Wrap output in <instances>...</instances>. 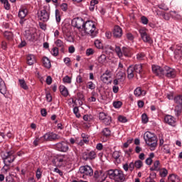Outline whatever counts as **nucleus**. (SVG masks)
<instances>
[{
  "label": "nucleus",
  "instance_id": "nucleus-1",
  "mask_svg": "<svg viewBox=\"0 0 182 182\" xmlns=\"http://www.w3.org/2000/svg\"><path fill=\"white\" fill-rule=\"evenodd\" d=\"M74 28H77L81 34V36H85L86 33L91 35L92 38H95L97 35V31H96V25L90 23H75Z\"/></svg>",
  "mask_w": 182,
  "mask_h": 182
},
{
  "label": "nucleus",
  "instance_id": "nucleus-2",
  "mask_svg": "<svg viewBox=\"0 0 182 182\" xmlns=\"http://www.w3.org/2000/svg\"><path fill=\"white\" fill-rule=\"evenodd\" d=\"M1 157L5 164L4 167L6 168V171L9 170V164L14 163L15 159H16V155L15 154V151H1Z\"/></svg>",
  "mask_w": 182,
  "mask_h": 182
},
{
  "label": "nucleus",
  "instance_id": "nucleus-3",
  "mask_svg": "<svg viewBox=\"0 0 182 182\" xmlns=\"http://www.w3.org/2000/svg\"><path fill=\"white\" fill-rule=\"evenodd\" d=\"M144 139L151 150H156V147H157V136L154 134L146 132L144 133Z\"/></svg>",
  "mask_w": 182,
  "mask_h": 182
},
{
  "label": "nucleus",
  "instance_id": "nucleus-4",
  "mask_svg": "<svg viewBox=\"0 0 182 182\" xmlns=\"http://www.w3.org/2000/svg\"><path fill=\"white\" fill-rule=\"evenodd\" d=\"M108 175L111 180H114L116 182H124L126 180L124 173L119 169H111L108 171Z\"/></svg>",
  "mask_w": 182,
  "mask_h": 182
},
{
  "label": "nucleus",
  "instance_id": "nucleus-5",
  "mask_svg": "<svg viewBox=\"0 0 182 182\" xmlns=\"http://www.w3.org/2000/svg\"><path fill=\"white\" fill-rule=\"evenodd\" d=\"M70 161V158H69L68 155H60L54 159V163L55 166L58 167H62V166H65L66 163H69Z\"/></svg>",
  "mask_w": 182,
  "mask_h": 182
},
{
  "label": "nucleus",
  "instance_id": "nucleus-6",
  "mask_svg": "<svg viewBox=\"0 0 182 182\" xmlns=\"http://www.w3.org/2000/svg\"><path fill=\"white\" fill-rule=\"evenodd\" d=\"M139 32L140 33L141 38L145 43H149V45L153 44V39H151V37H150V35L147 33L149 31L146 28H141L139 30Z\"/></svg>",
  "mask_w": 182,
  "mask_h": 182
},
{
  "label": "nucleus",
  "instance_id": "nucleus-7",
  "mask_svg": "<svg viewBox=\"0 0 182 182\" xmlns=\"http://www.w3.org/2000/svg\"><path fill=\"white\" fill-rule=\"evenodd\" d=\"M163 76L168 77V79H174L176 77V70L166 65L164 67Z\"/></svg>",
  "mask_w": 182,
  "mask_h": 182
},
{
  "label": "nucleus",
  "instance_id": "nucleus-8",
  "mask_svg": "<svg viewBox=\"0 0 182 182\" xmlns=\"http://www.w3.org/2000/svg\"><path fill=\"white\" fill-rule=\"evenodd\" d=\"M43 139L46 141H56L60 140L61 137L55 132H47L43 135Z\"/></svg>",
  "mask_w": 182,
  "mask_h": 182
},
{
  "label": "nucleus",
  "instance_id": "nucleus-9",
  "mask_svg": "<svg viewBox=\"0 0 182 182\" xmlns=\"http://www.w3.org/2000/svg\"><path fill=\"white\" fill-rule=\"evenodd\" d=\"M55 150L58 151H61V153H66L69 150V145L68 142L63 141L61 142H58L55 145Z\"/></svg>",
  "mask_w": 182,
  "mask_h": 182
},
{
  "label": "nucleus",
  "instance_id": "nucleus-10",
  "mask_svg": "<svg viewBox=\"0 0 182 182\" xmlns=\"http://www.w3.org/2000/svg\"><path fill=\"white\" fill-rule=\"evenodd\" d=\"M38 19L42 22H48L49 20V14L46 11V9H43L38 11Z\"/></svg>",
  "mask_w": 182,
  "mask_h": 182
},
{
  "label": "nucleus",
  "instance_id": "nucleus-11",
  "mask_svg": "<svg viewBox=\"0 0 182 182\" xmlns=\"http://www.w3.org/2000/svg\"><path fill=\"white\" fill-rule=\"evenodd\" d=\"M38 34L36 33V30H27L26 31L25 37L30 42H33L36 39V36Z\"/></svg>",
  "mask_w": 182,
  "mask_h": 182
},
{
  "label": "nucleus",
  "instance_id": "nucleus-12",
  "mask_svg": "<svg viewBox=\"0 0 182 182\" xmlns=\"http://www.w3.org/2000/svg\"><path fill=\"white\" fill-rule=\"evenodd\" d=\"M0 93L4 96L6 99L9 98V94L8 93V90L6 88V85L5 81L0 77Z\"/></svg>",
  "mask_w": 182,
  "mask_h": 182
},
{
  "label": "nucleus",
  "instance_id": "nucleus-13",
  "mask_svg": "<svg viewBox=\"0 0 182 182\" xmlns=\"http://www.w3.org/2000/svg\"><path fill=\"white\" fill-rule=\"evenodd\" d=\"M79 171L81 173V174H84L85 176H89L90 177L93 176V169H92V168L89 166H81Z\"/></svg>",
  "mask_w": 182,
  "mask_h": 182
},
{
  "label": "nucleus",
  "instance_id": "nucleus-14",
  "mask_svg": "<svg viewBox=\"0 0 182 182\" xmlns=\"http://www.w3.org/2000/svg\"><path fill=\"white\" fill-rule=\"evenodd\" d=\"M152 72L159 77H163L164 68H161L159 65H152Z\"/></svg>",
  "mask_w": 182,
  "mask_h": 182
},
{
  "label": "nucleus",
  "instance_id": "nucleus-15",
  "mask_svg": "<svg viewBox=\"0 0 182 182\" xmlns=\"http://www.w3.org/2000/svg\"><path fill=\"white\" fill-rule=\"evenodd\" d=\"M112 33L114 38L119 39L123 36V30H122V28H120V26H114Z\"/></svg>",
  "mask_w": 182,
  "mask_h": 182
},
{
  "label": "nucleus",
  "instance_id": "nucleus-16",
  "mask_svg": "<svg viewBox=\"0 0 182 182\" xmlns=\"http://www.w3.org/2000/svg\"><path fill=\"white\" fill-rule=\"evenodd\" d=\"M95 157H97V155L95 151H87L83 153L84 160H94Z\"/></svg>",
  "mask_w": 182,
  "mask_h": 182
},
{
  "label": "nucleus",
  "instance_id": "nucleus-17",
  "mask_svg": "<svg viewBox=\"0 0 182 182\" xmlns=\"http://www.w3.org/2000/svg\"><path fill=\"white\" fill-rule=\"evenodd\" d=\"M164 122L174 127L176 126V118L171 115H166L164 117Z\"/></svg>",
  "mask_w": 182,
  "mask_h": 182
},
{
  "label": "nucleus",
  "instance_id": "nucleus-18",
  "mask_svg": "<svg viewBox=\"0 0 182 182\" xmlns=\"http://www.w3.org/2000/svg\"><path fill=\"white\" fill-rule=\"evenodd\" d=\"M125 56V58H132L133 55V53H132V50L130 48L123 47L122 48V56Z\"/></svg>",
  "mask_w": 182,
  "mask_h": 182
},
{
  "label": "nucleus",
  "instance_id": "nucleus-19",
  "mask_svg": "<svg viewBox=\"0 0 182 182\" xmlns=\"http://www.w3.org/2000/svg\"><path fill=\"white\" fill-rule=\"evenodd\" d=\"M44 141H46V140H45V138H43V136H41V137L36 136V138L33 142V144L35 147H38V146H39V144L44 143Z\"/></svg>",
  "mask_w": 182,
  "mask_h": 182
},
{
  "label": "nucleus",
  "instance_id": "nucleus-20",
  "mask_svg": "<svg viewBox=\"0 0 182 182\" xmlns=\"http://www.w3.org/2000/svg\"><path fill=\"white\" fill-rule=\"evenodd\" d=\"M134 69L133 68V65H130L127 69V77L128 79H133L134 77Z\"/></svg>",
  "mask_w": 182,
  "mask_h": 182
},
{
  "label": "nucleus",
  "instance_id": "nucleus-21",
  "mask_svg": "<svg viewBox=\"0 0 182 182\" xmlns=\"http://www.w3.org/2000/svg\"><path fill=\"white\" fill-rule=\"evenodd\" d=\"M112 157L114 159L115 163H117V164H120V163H122V161L120 160V151H114L112 154Z\"/></svg>",
  "mask_w": 182,
  "mask_h": 182
},
{
  "label": "nucleus",
  "instance_id": "nucleus-22",
  "mask_svg": "<svg viewBox=\"0 0 182 182\" xmlns=\"http://www.w3.org/2000/svg\"><path fill=\"white\" fill-rule=\"evenodd\" d=\"M134 71L135 73H138L139 75H141L143 73V65L142 64H136L133 66Z\"/></svg>",
  "mask_w": 182,
  "mask_h": 182
},
{
  "label": "nucleus",
  "instance_id": "nucleus-23",
  "mask_svg": "<svg viewBox=\"0 0 182 182\" xmlns=\"http://www.w3.org/2000/svg\"><path fill=\"white\" fill-rule=\"evenodd\" d=\"M90 22H93L92 21H83L82 18L80 17H76L75 18H73L72 21H71V23H88Z\"/></svg>",
  "mask_w": 182,
  "mask_h": 182
},
{
  "label": "nucleus",
  "instance_id": "nucleus-24",
  "mask_svg": "<svg viewBox=\"0 0 182 182\" xmlns=\"http://www.w3.org/2000/svg\"><path fill=\"white\" fill-rule=\"evenodd\" d=\"M26 60H27V63L29 65V66H32V65H33V63L36 62V58L32 54L27 55Z\"/></svg>",
  "mask_w": 182,
  "mask_h": 182
},
{
  "label": "nucleus",
  "instance_id": "nucleus-25",
  "mask_svg": "<svg viewBox=\"0 0 182 182\" xmlns=\"http://www.w3.org/2000/svg\"><path fill=\"white\" fill-rule=\"evenodd\" d=\"M174 112H175V116H176V117H180L182 113V105H176Z\"/></svg>",
  "mask_w": 182,
  "mask_h": 182
},
{
  "label": "nucleus",
  "instance_id": "nucleus-26",
  "mask_svg": "<svg viewBox=\"0 0 182 182\" xmlns=\"http://www.w3.org/2000/svg\"><path fill=\"white\" fill-rule=\"evenodd\" d=\"M43 65L44 68H46V69H50L51 64H50V60L48 58V57H43L42 59Z\"/></svg>",
  "mask_w": 182,
  "mask_h": 182
},
{
  "label": "nucleus",
  "instance_id": "nucleus-27",
  "mask_svg": "<svg viewBox=\"0 0 182 182\" xmlns=\"http://www.w3.org/2000/svg\"><path fill=\"white\" fill-rule=\"evenodd\" d=\"M174 58L175 59H181L182 56L181 47L178 46V48L174 50Z\"/></svg>",
  "mask_w": 182,
  "mask_h": 182
},
{
  "label": "nucleus",
  "instance_id": "nucleus-28",
  "mask_svg": "<svg viewBox=\"0 0 182 182\" xmlns=\"http://www.w3.org/2000/svg\"><path fill=\"white\" fill-rule=\"evenodd\" d=\"M160 161L156 160L154 162V165L150 168L151 171H159L160 170Z\"/></svg>",
  "mask_w": 182,
  "mask_h": 182
},
{
  "label": "nucleus",
  "instance_id": "nucleus-29",
  "mask_svg": "<svg viewBox=\"0 0 182 182\" xmlns=\"http://www.w3.org/2000/svg\"><path fill=\"white\" fill-rule=\"evenodd\" d=\"M97 60L98 63H100V65H106V63H107V58L105 54L100 55L97 58Z\"/></svg>",
  "mask_w": 182,
  "mask_h": 182
},
{
  "label": "nucleus",
  "instance_id": "nucleus-30",
  "mask_svg": "<svg viewBox=\"0 0 182 182\" xmlns=\"http://www.w3.org/2000/svg\"><path fill=\"white\" fill-rule=\"evenodd\" d=\"M55 43L56 46H58V48H61V52H65V43H63L62 40L58 39L57 41H55Z\"/></svg>",
  "mask_w": 182,
  "mask_h": 182
},
{
  "label": "nucleus",
  "instance_id": "nucleus-31",
  "mask_svg": "<svg viewBox=\"0 0 182 182\" xmlns=\"http://www.w3.org/2000/svg\"><path fill=\"white\" fill-rule=\"evenodd\" d=\"M18 83H19L20 87H21V89H23V90H28L29 89V87L26 84V82L25 81V80L23 79L18 80Z\"/></svg>",
  "mask_w": 182,
  "mask_h": 182
},
{
  "label": "nucleus",
  "instance_id": "nucleus-32",
  "mask_svg": "<svg viewBox=\"0 0 182 182\" xmlns=\"http://www.w3.org/2000/svg\"><path fill=\"white\" fill-rule=\"evenodd\" d=\"M60 92L64 97H66L69 95V91L68 90V88L65 87L64 85H61L60 87Z\"/></svg>",
  "mask_w": 182,
  "mask_h": 182
},
{
  "label": "nucleus",
  "instance_id": "nucleus-33",
  "mask_svg": "<svg viewBox=\"0 0 182 182\" xmlns=\"http://www.w3.org/2000/svg\"><path fill=\"white\" fill-rule=\"evenodd\" d=\"M134 95L136 97H139L141 95H146V92L141 90V87H136L134 91Z\"/></svg>",
  "mask_w": 182,
  "mask_h": 182
},
{
  "label": "nucleus",
  "instance_id": "nucleus-34",
  "mask_svg": "<svg viewBox=\"0 0 182 182\" xmlns=\"http://www.w3.org/2000/svg\"><path fill=\"white\" fill-rule=\"evenodd\" d=\"M168 181H171V182H178V181H180V179L178 178V176H177L176 174L169 175L168 177Z\"/></svg>",
  "mask_w": 182,
  "mask_h": 182
},
{
  "label": "nucleus",
  "instance_id": "nucleus-35",
  "mask_svg": "<svg viewBox=\"0 0 182 182\" xmlns=\"http://www.w3.org/2000/svg\"><path fill=\"white\" fill-rule=\"evenodd\" d=\"M153 159H154V153H151L149 156L146 159L145 163L147 166H151L153 163Z\"/></svg>",
  "mask_w": 182,
  "mask_h": 182
},
{
  "label": "nucleus",
  "instance_id": "nucleus-36",
  "mask_svg": "<svg viewBox=\"0 0 182 182\" xmlns=\"http://www.w3.org/2000/svg\"><path fill=\"white\" fill-rule=\"evenodd\" d=\"M4 36L7 41H12L14 39V33L11 31H5L4 33Z\"/></svg>",
  "mask_w": 182,
  "mask_h": 182
},
{
  "label": "nucleus",
  "instance_id": "nucleus-37",
  "mask_svg": "<svg viewBox=\"0 0 182 182\" xmlns=\"http://www.w3.org/2000/svg\"><path fill=\"white\" fill-rule=\"evenodd\" d=\"M158 171H159L160 177H162L163 178L167 177V174H168V171H167L166 168H160Z\"/></svg>",
  "mask_w": 182,
  "mask_h": 182
},
{
  "label": "nucleus",
  "instance_id": "nucleus-38",
  "mask_svg": "<svg viewBox=\"0 0 182 182\" xmlns=\"http://www.w3.org/2000/svg\"><path fill=\"white\" fill-rule=\"evenodd\" d=\"M102 134L105 137H109V136L112 134V131H110V129L109 128H104L102 131Z\"/></svg>",
  "mask_w": 182,
  "mask_h": 182
},
{
  "label": "nucleus",
  "instance_id": "nucleus-39",
  "mask_svg": "<svg viewBox=\"0 0 182 182\" xmlns=\"http://www.w3.org/2000/svg\"><path fill=\"white\" fill-rule=\"evenodd\" d=\"M28 15V10L27 9H21L18 11V18L21 19H23L25 16Z\"/></svg>",
  "mask_w": 182,
  "mask_h": 182
},
{
  "label": "nucleus",
  "instance_id": "nucleus-40",
  "mask_svg": "<svg viewBox=\"0 0 182 182\" xmlns=\"http://www.w3.org/2000/svg\"><path fill=\"white\" fill-rule=\"evenodd\" d=\"M173 102L176 105H182V95H178L174 97Z\"/></svg>",
  "mask_w": 182,
  "mask_h": 182
},
{
  "label": "nucleus",
  "instance_id": "nucleus-41",
  "mask_svg": "<svg viewBox=\"0 0 182 182\" xmlns=\"http://www.w3.org/2000/svg\"><path fill=\"white\" fill-rule=\"evenodd\" d=\"M109 117V114L105 113V112H100L99 113V119L102 121V123H103L106 119Z\"/></svg>",
  "mask_w": 182,
  "mask_h": 182
},
{
  "label": "nucleus",
  "instance_id": "nucleus-42",
  "mask_svg": "<svg viewBox=\"0 0 182 182\" xmlns=\"http://www.w3.org/2000/svg\"><path fill=\"white\" fill-rule=\"evenodd\" d=\"M111 77L112 75H102L101 80L103 82V83H107L110 80Z\"/></svg>",
  "mask_w": 182,
  "mask_h": 182
},
{
  "label": "nucleus",
  "instance_id": "nucleus-43",
  "mask_svg": "<svg viewBox=\"0 0 182 182\" xmlns=\"http://www.w3.org/2000/svg\"><path fill=\"white\" fill-rule=\"evenodd\" d=\"M162 151H164V153H165V154H171V151H170V146H168V144H164L162 146Z\"/></svg>",
  "mask_w": 182,
  "mask_h": 182
},
{
  "label": "nucleus",
  "instance_id": "nucleus-44",
  "mask_svg": "<svg viewBox=\"0 0 182 182\" xmlns=\"http://www.w3.org/2000/svg\"><path fill=\"white\" fill-rule=\"evenodd\" d=\"M170 15L173 19H181V16L176 11H171Z\"/></svg>",
  "mask_w": 182,
  "mask_h": 182
},
{
  "label": "nucleus",
  "instance_id": "nucleus-45",
  "mask_svg": "<svg viewBox=\"0 0 182 182\" xmlns=\"http://www.w3.org/2000/svg\"><path fill=\"white\" fill-rule=\"evenodd\" d=\"M115 52L119 58H123V50L117 46L115 47Z\"/></svg>",
  "mask_w": 182,
  "mask_h": 182
},
{
  "label": "nucleus",
  "instance_id": "nucleus-46",
  "mask_svg": "<svg viewBox=\"0 0 182 182\" xmlns=\"http://www.w3.org/2000/svg\"><path fill=\"white\" fill-rule=\"evenodd\" d=\"M99 4V1L97 0H92L90 4V11H95V6Z\"/></svg>",
  "mask_w": 182,
  "mask_h": 182
},
{
  "label": "nucleus",
  "instance_id": "nucleus-47",
  "mask_svg": "<svg viewBox=\"0 0 182 182\" xmlns=\"http://www.w3.org/2000/svg\"><path fill=\"white\" fill-rule=\"evenodd\" d=\"M1 4H4L5 9L6 11H9L11 9V4H9V1L8 0H1Z\"/></svg>",
  "mask_w": 182,
  "mask_h": 182
},
{
  "label": "nucleus",
  "instance_id": "nucleus-48",
  "mask_svg": "<svg viewBox=\"0 0 182 182\" xmlns=\"http://www.w3.org/2000/svg\"><path fill=\"white\" fill-rule=\"evenodd\" d=\"M102 123L105 124V126H110V124H112V117L108 115Z\"/></svg>",
  "mask_w": 182,
  "mask_h": 182
},
{
  "label": "nucleus",
  "instance_id": "nucleus-49",
  "mask_svg": "<svg viewBox=\"0 0 182 182\" xmlns=\"http://www.w3.org/2000/svg\"><path fill=\"white\" fill-rule=\"evenodd\" d=\"M36 177L37 180H41V178H42V169H41L40 168H37V171L36 172Z\"/></svg>",
  "mask_w": 182,
  "mask_h": 182
},
{
  "label": "nucleus",
  "instance_id": "nucleus-50",
  "mask_svg": "<svg viewBox=\"0 0 182 182\" xmlns=\"http://www.w3.org/2000/svg\"><path fill=\"white\" fill-rule=\"evenodd\" d=\"M136 168H141L143 167V161L141 160H137L134 162Z\"/></svg>",
  "mask_w": 182,
  "mask_h": 182
},
{
  "label": "nucleus",
  "instance_id": "nucleus-51",
  "mask_svg": "<svg viewBox=\"0 0 182 182\" xmlns=\"http://www.w3.org/2000/svg\"><path fill=\"white\" fill-rule=\"evenodd\" d=\"M63 82L70 85V83H72V77H69V75H66L63 78Z\"/></svg>",
  "mask_w": 182,
  "mask_h": 182
},
{
  "label": "nucleus",
  "instance_id": "nucleus-52",
  "mask_svg": "<svg viewBox=\"0 0 182 182\" xmlns=\"http://www.w3.org/2000/svg\"><path fill=\"white\" fill-rule=\"evenodd\" d=\"M95 45L97 49H102L103 48V44L100 40H96L95 41Z\"/></svg>",
  "mask_w": 182,
  "mask_h": 182
},
{
  "label": "nucleus",
  "instance_id": "nucleus-53",
  "mask_svg": "<svg viewBox=\"0 0 182 182\" xmlns=\"http://www.w3.org/2000/svg\"><path fill=\"white\" fill-rule=\"evenodd\" d=\"M141 120L144 124H146V123L149 122V117H147L146 114H143L141 115Z\"/></svg>",
  "mask_w": 182,
  "mask_h": 182
},
{
  "label": "nucleus",
  "instance_id": "nucleus-54",
  "mask_svg": "<svg viewBox=\"0 0 182 182\" xmlns=\"http://www.w3.org/2000/svg\"><path fill=\"white\" fill-rule=\"evenodd\" d=\"M87 87L88 89H90L91 90H93L94 89L96 88V85H95V83H93V82L90 81L87 82Z\"/></svg>",
  "mask_w": 182,
  "mask_h": 182
},
{
  "label": "nucleus",
  "instance_id": "nucleus-55",
  "mask_svg": "<svg viewBox=\"0 0 182 182\" xmlns=\"http://www.w3.org/2000/svg\"><path fill=\"white\" fill-rule=\"evenodd\" d=\"M122 105H123V103L120 101L113 102V106L115 109H120V107H122Z\"/></svg>",
  "mask_w": 182,
  "mask_h": 182
},
{
  "label": "nucleus",
  "instance_id": "nucleus-56",
  "mask_svg": "<svg viewBox=\"0 0 182 182\" xmlns=\"http://www.w3.org/2000/svg\"><path fill=\"white\" fill-rule=\"evenodd\" d=\"M81 136L82 138V141H84L85 144H87V143H89V136L86 135L85 134H82Z\"/></svg>",
  "mask_w": 182,
  "mask_h": 182
},
{
  "label": "nucleus",
  "instance_id": "nucleus-57",
  "mask_svg": "<svg viewBox=\"0 0 182 182\" xmlns=\"http://www.w3.org/2000/svg\"><path fill=\"white\" fill-rule=\"evenodd\" d=\"M52 55L53 56H58V55H59V48H58V47L53 48Z\"/></svg>",
  "mask_w": 182,
  "mask_h": 182
},
{
  "label": "nucleus",
  "instance_id": "nucleus-58",
  "mask_svg": "<svg viewBox=\"0 0 182 182\" xmlns=\"http://www.w3.org/2000/svg\"><path fill=\"white\" fill-rule=\"evenodd\" d=\"M73 113L75 114L76 117L79 119L80 117V113H79V108L77 107H75L73 108Z\"/></svg>",
  "mask_w": 182,
  "mask_h": 182
},
{
  "label": "nucleus",
  "instance_id": "nucleus-59",
  "mask_svg": "<svg viewBox=\"0 0 182 182\" xmlns=\"http://www.w3.org/2000/svg\"><path fill=\"white\" fill-rule=\"evenodd\" d=\"M146 55H144V53H139L136 55V59L137 60H143V59H144V57Z\"/></svg>",
  "mask_w": 182,
  "mask_h": 182
},
{
  "label": "nucleus",
  "instance_id": "nucleus-60",
  "mask_svg": "<svg viewBox=\"0 0 182 182\" xmlns=\"http://www.w3.org/2000/svg\"><path fill=\"white\" fill-rule=\"evenodd\" d=\"M95 53V50L93 48H88L86 50V55L87 56H91Z\"/></svg>",
  "mask_w": 182,
  "mask_h": 182
},
{
  "label": "nucleus",
  "instance_id": "nucleus-61",
  "mask_svg": "<svg viewBox=\"0 0 182 182\" xmlns=\"http://www.w3.org/2000/svg\"><path fill=\"white\" fill-rule=\"evenodd\" d=\"M118 120H119V122H120L121 123H127V118H126V117L119 116V117H118Z\"/></svg>",
  "mask_w": 182,
  "mask_h": 182
},
{
  "label": "nucleus",
  "instance_id": "nucleus-62",
  "mask_svg": "<svg viewBox=\"0 0 182 182\" xmlns=\"http://www.w3.org/2000/svg\"><path fill=\"white\" fill-rule=\"evenodd\" d=\"M92 119V117L91 115L85 114L83 116V120H85V122H90Z\"/></svg>",
  "mask_w": 182,
  "mask_h": 182
},
{
  "label": "nucleus",
  "instance_id": "nucleus-63",
  "mask_svg": "<svg viewBox=\"0 0 182 182\" xmlns=\"http://www.w3.org/2000/svg\"><path fill=\"white\" fill-rule=\"evenodd\" d=\"M76 82L77 83H83V77H82V75H79L77 76L76 77Z\"/></svg>",
  "mask_w": 182,
  "mask_h": 182
},
{
  "label": "nucleus",
  "instance_id": "nucleus-64",
  "mask_svg": "<svg viewBox=\"0 0 182 182\" xmlns=\"http://www.w3.org/2000/svg\"><path fill=\"white\" fill-rule=\"evenodd\" d=\"M6 182H16L14 179L12 178V176H9L6 178Z\"/></svg>",
  "mask_w": 182,
  "mask_h": 182
}]
</instances>
